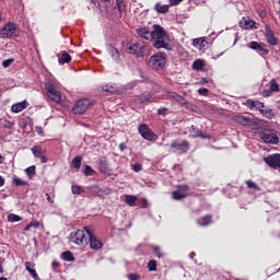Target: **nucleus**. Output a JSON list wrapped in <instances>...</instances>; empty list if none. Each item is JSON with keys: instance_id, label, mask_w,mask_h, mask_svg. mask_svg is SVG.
Segmentation results:
<instances>
[{"instance_id": "nucleus-1", "label": "nucleus", "mask_w": 280, "mask_h": 280, "mask_svg": "<svg viewBox=\"0 0 280 280\" xmlns=\"http://www.w3.org/2000/svg\"><path fill=\"white\" fill-rule=\"evenodd\" d=\"M155 49H170V36L163 26L155 24L153 25V35L151 42Z\"/></svg>"}, {"instance_id": "nucleus-2", "label": "nucleus", "mask_w": 280, "mask_h": 280, "mask_svg": "<svg viewBox=\"0 0 280 280\" xmlns=\"http://www.w3.org/2000/svg\"><path fill=\"white\" fill-rule=\"evenodd\" d=\"M124 49L127 54L136 56V58H148L152 54V47L148 44L127 43L124 44Z\"/></svg>"}, {"instance_id": "nucleus-3", "label": "nucleus", "mask_w": 280, "mask_h": 280, "mask_svg": "<svg viewBox=\"0 0 280 280\" xmlns=\"http://www.w3.org/2000/svg\"><path fill=\"white\" fill-rule=\"evenodd\" d=\"M89 237H91V230L89 228L70 233V242L77 244V246L89 244Z\"/></svg>"}, {"instance_id": "nucleus-4", "label": "nucleus", "mask_w": 280, "mask_h": 280, "mask_svg": "<svg viewBox=\"0 0 280 280\" xmlns=\"http://www.w3.org/2000/svg\"><path fill=\"white\" fill-rule=\"evenodd\" d=\"M165 65H167V55L165 52L152 55L148 60V67H150V69H154L155 71L165 69Z\"/></svg>"}, {"instance_id": "nucleus-5", "label": "nucleus", "mask_w": 280, "mask_h": 280, "mask_svg": "<svg viewBox=\"0 0 280 280\" xmlns=\"http://www.w3.org/2000/svg\"><path fill=\"white\" fill-rule=\"evenodd\" d=\"M45 89L47 91V97H49L51 102H55L56 104H60V102H62L60 91L56 89V84H54V81L46 82Z\"/></svg>"}, {"instance_id": "nucleus-6", "label": "nucleus", "mask_w": 280, "mask_h": 280, "mask_svg": "<svg viewBox=\"0 0 280 280\" xmlns=\"http://www.w3.org/2000/svg\"><path fill=\"white\" fill-rule=\"evenodd\" d=\"M91 106H93V102L91 100H88V98L79 100L74 103L72 107V113L73 115H84V113H86V110H89Z\"/></svg>"}, {"instance_id": "nucleus-7", "label": "nucleus", "mask_w": 280, "mask_h": 280, "mask_svg": "<svg viewBox=\"0 0 280 280\" xmlns=\"http://www.w3.org/2000/svg\"><path fill=\"white\" fill-rule=\"evenodd\" d=\"M259 137L264 143H269L271 145H277V143H279V132L276 130L266 129L259 133Z\"/></svg>"}, {"instance_id": "nucleus-8", "label": "nucleus", "mask_w": 280, "mask_h": 280, "mask_svg": "<svg viewBox=\"0 0 280 280\" xmlns=\"http://www.w3.org/2000/svg\"><path fill=\"white\" fill-rule=\"evenodd\" d=\"M14 34H16V24L12 22H8L0 31L1 38H11Z\"/></svg>"}, {"instance_id": "nucleus-9", "label": "nucleus", "mask_w": 280, "mask_h": 280, "mask_svg": "<svg viewBox=\"0 0 280 280\" xmlns=\"http://www.w3.org/2000/svg\"><path fill=\"white\" fill-rule=\"evenodd\" d=\"M138 131L143 139H147V141H154L156 139V135H154L145 124L140 125Z\"/></svg>"}, {"instance_id": "nucleus-10", "label": "nucleus", "mask_w": 280, "mask_h": 280, "mask_svg": "<svg viewBox=\"0 0 280 280\" xmlns=\"http://www.w3.org/2000/svg\"><path fill=\"white\" fill-rule=\"evenodd\" d=\"M171 148L177 150V152H180L182 154H185V152L189 151V142H187V140L177 139L172 142Z\"/></svg>"}, {"instance_id": "nucleus-11", "label": "nucleus", "mask_w": 280, "mask_h": 280, "mask_svg": "<svg viewBox=\"0 0 280 280\" xmlns=\"http://www.w3.org/2000/svg\"><path fill=\"white\" fill-rule=\"evenodd\" d=\"M234 121H236V124H240L241 126H257V120H255V118H250L244 115L234 116Z\"/></svg>"}, {"instance_id": "nucleus-12", "label": "nucleus", "mask_w": 280, "mask_h": 280, "mask_svg": "<svg viewBox=\"0 0 280 280\" xmlns=\"http://www.w3.org/2000/svg\"><path fill=\"white\" fill-rule=\"evenodd\" d=\"M106 51L108 56H110V58L114 60V62H116L117 65L121 62V54H119V50L115 48L113 45L107 44Z\"/></svg>"}, {"instance_id": "nucleus-13", "label": "nucleus", "mask_w": 280, "mask_h": 280, "mask_svg": "<svg viewBox=\"0 0 280 280\" xmlns=\"http://www.w3.org/2000/svg\"><path fill=\"white\" fill-rule=\"evenodd\" d=\"M265 163L269 165V167H272L273 170H277V167H280V154L276 153L272 155H268L264 159Z\"/></svg>"}, {"instance_id": "nucleus-14", "label": "nucleus", "mask_w": 280, "mask_h": 280, "mask_svg": "<svg viewBox=\"0 0 280 280\" xmlns=\"http://www.w3.org/2000/svg\"><path fill=\"white\" fill-rule=\"evenodd\" d=\"M88 244H90V248H92V250H100L102 249V246H104V243H102V241L91 232L88 237Z\"/></svg>"}, {"instance_id": "nucleus-15", "label": "nucleus", "mask_w": 280, "mask_h": 280, "mask_svg": "<svg viewBox=\"0 0 280 280\" xmlns=\"http://www.w3.org/2000/svg\"><path fill=\"white\" fill-rule=\"evenodd\" d=\"M249 49H254V51H257L260 56H268V48H266V44L264 43L252 42Z\"/></svg>"}, {"instance_id": "nucleus-16", "label": "nucleus", "mask_w": 280, "mask_h": 280, "mask_svg": "<svg viewBox=\"0 0 280 280\" xmlns=\"http://www.w3.org/2000/svg\"><path fill=\"white\" fill-rule=\"evenodd\" d=\"M136 34L139 38H143L144 40H152L153 31H150L148 27H140L136 30Z\"/></svg>"}, {"instance_id": "nucleus-17", "label": "nucleus", "mask_w": 280, "mask_h": 280, "mask_svg": "<svg viewBox=\"0 0 280 280\" xmlns=\"http://www.w3.org/2000/svg\"><path fill=\"white\" fill-rule=\"evenodd\" d=\"M31 150L35 159H40L42 163H47V156H45V149H42L39 145H35Z\"/></svg>"}, {"instance_id": "nucleus-18", "label": "nucleus", "mask_w": 280, "mask_h": 280, "mask_svg": "<svg viewBox=\"0 0 280 280\" xmlns=\"http://www.w3.org/2000/svg\"><path fill=\"white\" fill-rule=\"evenodd\" d=\"M187 191H189V187L186 185L179 186L177 190L173 192L174 200H183L187 196Z\"/></svg>"}, {"instance_id": "nucleus-19", "label": "nucleus", "mask_w": 280, "mask_h": 280, "mask_svg": "<svg viewBox=\"0 0 280 280\" xmlns=\"http://www.w3.org/2000/svg\"><path fill=\"white\" fill-rule=\"evenodd\" d=\"M27 106H30V103L27 101H22L20 103L13 104L11 110L12 113H23Z\"/></svg>"}, {"instance_id": "nucleus-20", "label": "nucleus", "mask_w": 280, "mask_h": 280, "mask_svg": "<svg viewBox=\"0 0 280 280\" xmlns=\"http://www.w3.org/2000/svg\"><path fill=\"white\" fill-rule=\"evenodd\" d=\"M98 170L102 174H110L112 170H110V166L108 165V161H106V159H101L98 161Z\"/></svg>"}, {"instance_id": "nucleus-21", "label": "nucleus", "mask_w": 280, "mask_h": 280, "mask_svg": "<svg viewBox=\"0 0 280 280\" xmlns=\"http://www.w3.org/2000/svg\"><path fill=\"white\" fill-rule=\"evenodd\" d=\"M240 25L242 30H253L255 27V21L250 20V18H243Z\"/></svg>"}, {"instance_id": "nucleus-22", "label": "nucleus", "mask_w": 280, "mask_h": 280, "mask_svg": "<svg viewBox=\"0 0 280 280\" xmlns=\"http://www.w3.org/2000/svg\"><path fill=\"white\" fill-rule=\"evenodd\" d=\"M248 108H250L252 110L255 108L256 110H261V108H264V103L259 102V101H253V100H248L246 101L245 104Z\"/></svg>"}, {"instance_id": "nucleus-23", "label": "nucleus", "mask_w": 280, "mask_h": 280, "mask_svg": "<svg viewBox=\"0 0 280 280\" xmlns=\"http://www.w3.org/2000/svg\"><path fill=\"white\" fill-rule=\"evenodd\" d=\"M175 102H177V104H179L180 106H184V108H187V110H191L194 108V105L191 103L187 102V100L178 94L175 98Z\"/></svg>"}, {"instance_id": "nucleus-24", "label": "nucleus", "mask_w": 280, "mask_h": 280, "mask_svg": "<svg viewBox=\"0 0 280 280\" xmlns=\"http://www.w3.org/2000/svg\"><path fill=\"white\" fill-rule=\"evenodd\" d=\"M25 268H26L27 272L33 277L34 280H40V278L38 277V273L36 272V269H32V268H34L33 262L26 261Z\"/></svg>"}, {"instance_id": "nucleus-25", "label": "nucleus", "mask_w": 280, "mask_h": 280, "mask_svg": "<svg viewBox=\"0 0 280 280\" xmlns=\"http://www.w3.org/2000/svg\"><path fill=\"white\" fill-rule=\"evenodd\" d=\"M266 38L270 45H277L278 43L277 37H275V32H272L270 27H266Z\"/></svg>"}, {"instance_id": "nucleus-26", "label": "nucleus", "mask_w": 280, "mask_h": 280, "mask_svg": "<svg viewBox=\"0 0 280 280\" xmlns=\"http://www.w3.org/2000/svg\"><path fill=\"white\" fill-rule=\"evenodd\" d=\"M124 198L128 207H137V200H139V197L135 195H124Z\"/></svg>"}, {"instance_id": "nucleus-27", "label": "nucleus", "mask_w": 280, "mask_h": 280, "mask_svg": "<svg viewBox=\"0 0 280 280\" xmlns=\"http://www.w3.org/2000/svg\"><path fill=\"white\" fill-rule=\"evenodd\" d=\"M154 10L158 14H167L170 12V5L158 2L154 5Z\"/></svg>"}, {"instance_id": "nucleus-28", "label": "nucleus", "mask_w": 280, "mask_h": 280, "mask_svg": "<svg viewBox=\"0 0 280 280\" xmlns=\"http://www.w3.org/2000/svg\"><path fill=\"white\" fill-rule=\"evenodd\" d=\"M190 132H191L192 139H198V137H200L201 139H208L209 138L205 133H202V131L200 129H198L194 126H191Z\"/></svg>"}, {"instance_id": "nucleus-29", "label": "nucleus", "mask_w": 280, "mask_h": 280, "mask_svg": "<svg viewBox=\"0 0 280 280\" xmlns=\"http://www.w3.org/2000/svg\"><path fill=\"white\" fill-rule=\"evenodd\" d=\"M104 93H112V94H117L119 93V88L117 84H106L103 86Z\"/></svg>"}, {"instance_id": "nucleus-30", "label": "nucleus", "mask_w": 280, "mask_h": 280, "mask_svg": "<svg viewBox=\"0 0 280 280\" xmlns=\"http://www.w3.org/2000/svg\"><path fill=\"white\" fill-rule=\"evenodd\" d=\"M59 65H68V62H71V55H69L67 51L61 52V56H59Z\"/></svg>"}, {"instance_id": "nucleus-31", "label": "nucleus", "mask_w": 280, "mask_h": 280, "mask_svg": "<svg viewBox=\"0 0 280 280\" xmlns=\"http://www.w3.org/2000/svg\"><path fill=\"white\" fill-rule=\"evenodd\" d=\"M194 47H205L207 45V37H199L192 40Z\"/></svg>"}, {"instance_id": "nucleus-32", "label": "nucleus", "mask_w": 280, "mask_h": 280, "mask_svg": "<svg viewBox=\"0 0 280 280\" xmlns=\"http://www.w3.org/2000/svg\"><path fill=\"white\" fill-rule=\"evenodd\" d=\"M197 223L199 226H209V224H211V215L202 217L197 221Z\"/></svg>"}, {"instance_id": "nucleus-33", "label": "nucleus", "mask_w": 280, "mask_h": 280, "mask_svg": "<svg viewBox=\"0 0 280 280\" xmlns=\"http://www.w3.org/2000/svg\"><path fill=\"white\" fill-rule=\"evenodd\" d=\"M203 68L205 61L202 59H197L194 61L192 69H195V71H202Z\"/></svg>"}, {"instance_id": "nucleus-34", "label": "nucleus", "mask_w": 280, "mask_h": 280, "mask_svg": "<svg viewBox=\"0 0 280 280\" xmlns=\"http://www.w3.org/2000/svg\"><path fill=\"white\" fill-rule=\"evenodd\" d=\"M12 184L15 185V187H23V186L27 185V182L21 179L16 175H14L12 178Z\"/></svg>"}, {"instance_id": "nucleus-35", "label": "nucleus", "mask_w": 280, "mask_h": 280, "mask_svg": "<svg viewBox=\"0 0 280 280\" xmlns=\"http://www.w3.org/2000/svg\"><path fill=\"white\" fill-rule=\"evenodd\" d=\"M116 9L119 14H124V12H126V4L124 3V0H116Z\"/></svg>"}, {"instance_id": "nucleus-36", "label": "nucleus", "mask_w": 280, "mask_h": 280, "mask_svg": "<svg viewBox=\"0 0 280 280\" xmlns=\"http://www.w3.org/2000/svg\"><path fill=\"white\" fill-rule=\"evenodd\" d=\"M25 174H26V176H28V178H34L36 176V166L32 165V166L27 167L25 170Z\"/></svg>"}, {"instance_id": "nucleus-37", "label": "nucleus", "mask_w": 280, "mask_h": 280, "mask_svg": "<svg viewBox=\"0 0 280 280\" xmlns=\"http://www.w3.org/2000/svg\"><path fill=\"white\" fill-rule=\"evenodd\" d=\"M71 165L74 166L75 170H80L82 167V156L78 155L72 160Z\"/></svg>"}, {"instance_id": "nucleus-38", "label": "nucleus", "mask_w": 280, "mask_h": 280, "mask_svg": "<svg viewBox=\"0 0 280 280\" xmlns=\"http://www.w3.org/2000/svg\"><path fill=\"white\" fill-rule=\"evenodd\" d=\"M61 259H63V261H73V259H75L73 257V254L71 252H63L61 254Z\"/></svg>"}, {"instance_id": "nucleus-39", "label": "nucleus", "mask_w": 280, "mask_h": 280, "mask_svg": "<svg viewBox=\"0 0 280 280\" xmlns=\"http://www.w3.org/2000/svg\"><path fill=\"white\" fill-rule=\"evenodd\" d=\"M152 250L155 255V257H158L159 259L165 257V254L161 253V247L156 246V245H152Z\"/></svg>"}, {"instance_id": "nucleus-40", "label": "nucleus", "mask_w": 280, "mask_h": 280, "mask_svg": "<svg viewBox=\"0 0 280 280\" xmlns=\"http://www.w3.org/2000/svg\"><path fill=\"white\" fill-rule=\"evenodd\" d=\"M71 189L72 194L77 196H80V194H84V189H82V187H80L79 185H72Z\"/></svg>"}, {"instance_id": "nucleus-41", "label": "nucleus", "mask_w": 280, "mask_h": 280, "mask_svg": "<svg viewBox=\"0 0 280 280\" xmlns=\"http://www.w3.org/2000/svg\"><path fill=\"white\" fill-rule=\"evenodd\" d=\"M8 220L9 222H21L22 218L19 214L10 213Z\"/></svg>"}, {"instance_id": "nucleus-42", "label": "nucleus", "mask_w": 280, "mask_h": 280, "mask_svg": "<svg viewBox=\"0 0 280 280\" xmlns=\"http://www.w3.org/2000/svg\"><path fill=\"white\" fill-rule=\"evenodd\" d=\"M269 84L270 91H272V93H279V85L277 84V81L275 79H272Z\"/></svg>"}, {"instance_id": "nucleus-43", "label": "nucleus", "mask_w": 280, "mask_h": 280, "mask_svg": "<svg viewBox=\"0 0 280 280\" xmlns=\"http://www.w3.org/2000/svg\"><path fill=\"white\" fill-rule=\"evenodd\" d=\"M149 272H156V260H150L148 262Z\"/></svg>"}, {"instance_id": "nucleus-44", "label": "nucleus", "mask_w": 280, "mask_h": 280, "mask_svg": "<svg viewBox=\"0 0 280 280\" xmlns=\"http://www.w3.org/2000/svg\"><path fill=\"white\" fill-rule=\"evenodd\" d=\"M246 185H247V187H248L249 189H255V191H259V190H260L259 186H257V185L255 184V182H253V180H247V182H246Z\"/></svg>"}, {"instance_id": "nucleus-45", "label": "nucleus", "mask_w": 280, "mask_h": 280, "mask_svg": "<svg viewBox=\"0 0 280 280\" xmlns=\"http://www.w3.org/2000/svg\"><path fill=\"white\" fill-rule=\"evenodd\" d=\"M84 174H85V176H94L95 171L93 170V167L85 165Z\"/></svg>"}, {"instance_id": "nucleus-46", "label": "nucleus", "mask_w": 280, "mask_h": 280, "mask_svg": "<svg viewBox=\"0 0 280 280\" xmlns=\"http://www.w3.org/2000/svg\"><path fill=\"white\" fill-rule=\"evenodd\" d=\"M32 226H33V229H38V226H40V222H38V221H33V222H31V223L24 229V231H30V229H32Z\"/></svg>"}, {"instance_id": "nucleus-47", "label": "nucleus", "mask_w": 280, "mask_h": 280, "mask_svg": "<svg viewBox=\"0 0 280 280\" xmlns=\"http://www.w3.org/2000/svg\"><path fill=\"white\" fill-rule=\"evenodd\" d=\"M12 62H14V59H5L2 61V67L4 69H8V67H10L12 65Z\"/></svg>"}, {"instance_id": "nucleus-48", "label": "nucleus", "mask_w": 280, "mask_h": 280, "mask_svg": "<svg viewBox=\"0 0 280 280\" xmlns=\"http://www.w3.org/2000/svg\"><path fill=\"white\" fill-rule=\"evenodd\" d=\"M128 279L129 280H141V276H139L138 273H129Z\"/></svg>"}, {"instance_id": "nucleus-49", "label": "nucleus", "mask_w": 280, "mask_h": 280, "mask_svg": "<svg viewBox=\"0 0 280 280\" xmlns=\"http://www.w3.org/2000/svg\"><path fill=\"white\" fill-rule=\"evenodd\" d=\"M132 170L133 172H141V170H143V166L139 163H136L132 165Z\"/></svg>"}, {"instance_id": "nucleus-50", "label": "nucleus", "mask_w": 280, "mask_h": 280, "mask_svg": "<svg viewBox=\"0 0 280 280\" xmlns=\"http://www.w3.org/2000/svg\"><path fill=\"white\" fill-rule=\"evenodd\" d=\"M177 95H178V94H177L176 92H168V93H167V98H168V100H173V102H175Z\"/></svg>"}, {"instance_id": "nucleus-51", "label": "nucleus", "mask_w": 280, "mask_h": 280, "mask_svg": "<svg viewBox=\"0 0 280 280\" xmlns=\"http://www.w3.org/2000/svg\"><path fill=\"white\" fill-rule=\"evenodd\" d=\"M91 3H92L93 10H95V9L98 10L100 9V2H97V0H92Z\"/></svg>"}, {"instance_id": "nucleus-52", "label": "nucleus", "mask_w": 280, "mask_h": 280, "mask_svg": "<svg viewBox=\"0 0 280 280\" xmlns=\"http://www.w3.org/2000/svg\"><path fill=\"white\" fill-rule=\"evenodd\" d=\"M198 93H199V95H207V94L209 93V90L202 88V89H199V90H198Z\"/></svg>"}, {"instance_id": "nucleus-53", "label": "nucleus", "mask_w": 280, "mask_h": 280, "mask_svg": "<svg viewBox=\"0 0 280 280\" xmlns=\"http://www.w3.org/2000/svg\"><path fill=\"white\" fill-rule=\"evenodd\" d=\"M158 114L159 115H163V117H165V115H167V108H160V109H158Z\"/></svg>"}, {"instance_id": "nucleus-54", "label": "nucleus", "mask_w": 280, "mask_h": 280, "mask_svg": "<svg viewBox=\"0 0 280 280\" xmlns=\"http://www.w3.org/2000/svg\"><path fill=\"white\" fill-rule=\"evenodd\" d=\"M183 0H170L171 5H178Z\"/></svg>"}, {"instance_id": "nucleus-55", "label": "nucleus", "mask_w": 280, "mask_h": 280, "mask_svg": "<svg viewBox=\"0 0 280 280\" xmlns=\"http://www.w3.org/2000/svg\"><path fill=\"white\" fill-rule=\"evenodd\" d=\"M3 185H5V178L0 175V187H3Z\"/></svg>"}, {"instance_id": "nucleus-56", "label": "nucleus", "mask_w": 280, "mask_h": 280, "mask_svg": "<svg viewBox=\"0 0 280 280\" xmlns=\"http://www.w3.org/2000/svg\"><path fill=\"white\" fill-rule=\"evenodd\" d=\"M51 266L52 268H59L60 264L58 261H52Z\"/></svg>"}, {"instance_id": "nucleus-57", "label": "nucleus", "mask_w": 280, "mask_h": 280, "mask_svg": "<svg viewBox=\"0 0 280 280\" xmlns=\"http://www.w3.org/2000/svg\"><path fill=\"white\" fill-rule=\"evenodd\" d=\"M142 206H143L144 208L148 207V200L143 199V200H142Z\"/></svg>"}, {"instance_id": "nucleus-58", "label": "nucleus", "mask_w": 280, "mask_h": 280, "mask_svg": "<svg viewBox=\"0 0 280 280\" xmlns=\"http://www.w3.org/2000/svg\"><path fill=\"white\" fill-rule=\"evenodd\" d=\"M189 257H190V259H194V257H196V253L191 252V253L189 254Z\"/></svg>"}, {"instance_id": "nucleus-59", "label": "nucleus", "mask_w": 280, "mask_h": 280, "mask_svg": "<svg viewBox=\"0 0 280 280\" xmlns=\"http://www.w3.org/2000/svg\"><path fill=\"white\" fill-rule=\"evenodd\" d=\"M119 148H120V150H126V144L120 143Z\"/></svg>"}, {"instance_id": "nucleus-60", "label": "nucleus", "mask_w": 280, "mask_h": 280, "mask_svg": "<svg viewBox=\"0 0 280 280\" xmlns=\"http://www.w3.org/2000/svg\"><path fill=\"white\" fill-rule=\"evenodd\" d=\"M46 196H47L48 202H54V201L51 200V197L49 196V194H46Z\"/></svg>"}, {"instance_id": "nucleus-61", "label": "nucleus", "mask_w": 280, "mask_h": 280, "mask_svg": "<svg viewBox=\"0 0 280 280\" xmlns=\"http://www.w3.org/2000/svg\"><path fill=\"white\" fill-rule=\"evenodd\" d=\"M3 161H5V158H3V155H0V164L3 163Z\"/></svg>"}, {"instance_id": "nucleus-62", "label": "nucleus", "mask_w": 280, "mask_h": 280, "mask_svg": "<svg viewBox=\"0 0 280 280\" xmlns=\"http://www.w3.org/2000/svg\"><path fill=\"white\" fill-rule=\"evenodd\" d=\"M37 132H38V135H40V132H43V128H37Z\"/></svg>"}, {"instance_id": "nucleus-63", "label": "nucleus", "mask_w": 280, "mask_h": 280, "mask_svg": "<svg viewBox=\"0 0 280 280\" xmlns=\"http://www.w3.org/2000/svg\"><path fill=\"white\" fill-rule=\"evenodd\" d=\"M202 84L207 83V79H201Z\"/></svg>"}, {"instance_id": "nucleus-64", "label": "nucleus", "mask_w": 280, "mask_h": 280, "mask_svg": "<svg viewBox=\"0 0 280 280\" xmlns=\"http://www.w3.org/2000/svg\"><path fill=\"white\" fill-rule=\"evenodd\" d=\"M0 280H8V278H5V277H1V278H0Z\"/></svg>"}]
</instances>
